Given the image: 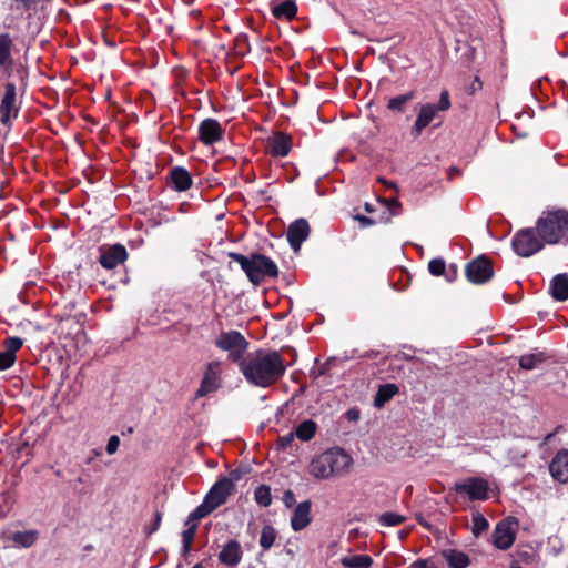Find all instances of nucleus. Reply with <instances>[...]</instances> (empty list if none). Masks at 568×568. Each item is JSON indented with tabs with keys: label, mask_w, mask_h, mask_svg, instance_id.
Returning a JSON list of instances; mask_svg holds the SVG:
<instances>
[{
	"label": "nucleus",
	"mask_w": 568,
	"mask_h": 568,
	"mask_svg": "<svg viewBox=\"0 0 568 568\" xmlns=\"http://www.w3.org/2000/svg\"><path fill=\"white\" fill-rule=\"evenodd\" d=\"M286 368L287 364L281 352L271 348H257L247 353L239 366L246 382L260 388L277 384Z\"/></svg>",
	"instance_id": "obj_1"
},
{
	"label": "nucleus",
	"mask_w": 568,
	"mask_h": 568,
	"mask_svg": "<svg viewBox=\"0 0 568 568\" xmlns=\"http://www.w3.org/2000/svg\"><path fill=\"white\" fill-rule=\"evenodd\" d=\"M227 255L233 262L240 264L242 271L253 285H261L267 278H276L278 276L276 263L264 254L254 252L250 255H243L230 252Z\"/></svg>",
	"instance_id": "obj_2"
},
{
	"label": "nucleus",
	"mask_w": 568,
	"mask_h": 568,
	"mask_svg": "<svg viewBox=\"0 0 568 568\" xmlns=\"http://www.w3.org/2000/svg\"><path fill=\"white\" fill-rule=\"evenodd\" d=\"M537 234L549 245L568 244V210L542 212L536 222Z\"/></svg>",
	"instance_id": "obj_3"
},
{
	"label": "nucleus",
	"mask_w": 568,
	"mask_h": 568,
	"mask_svg": "<svg viewBox=\"0 0 568 568\" xmlns=\"http://www.w3.org/2000/svg\"><path fill=\"white\" fill-rule=\"evenodd\" d=\"M452 106L450 95L448 90L444 89L437 103L420 104L416 119L409 129V135L413 139H418L425 129L432 124L434 120L439 118V112L448 111Z\"/></svg>",
	"instance_id": "obj_4"
},
{
	"label": "nucleus",
	"mask_w": 568,
	"mask_h": 568,
	"mask_svg": "<svg viewBox=\"0 0 568 568\" xmlns=\"http://www.w3.org/2000/svg\"><path fill=\"white\" fill-rule=\"evenodd\" d=\"M250 342L239 331L222 332L215 339V346L227 352V359L241 365L246 356Z\"/></svg>",
	"instance_id": "obj_5"
},
{
	"label": "nucleus",
	"mask_w": 568,
	"mask_h": 568,
	"mask_svg": "<svg viewBox=\"0 0 568 568\" xmlns=\"http://www.w3.org/2000/svg\"><path fill=\"white\" fill-rule=\"evenodd\" d=\"M547 244L536 232V227L519 230L511 239L514 252L521 257H529L541 251Z\"/></svg>",
	"instance_id": "obj_6"
},
{
	"label": "nucleus",
	"mask_w": 568,
	"mask_h": 568,
	"mask_svg": "<svg viewBox=\"0 0 568 568\" xmlns=\"http://www.w3.org/2000/svg\"><path fill=\"white\" fill-rule=\"evenodd\" d=\"M495 274L493 261L486 255H479L465 265L467 281L475 285L489 282Z\"/></svg>",
	"instance_id": "obj_7"
},
{
	"label": "nucleus",
	"mask_w": 568,
	"mask_h": 568,
	"mask_svg": "<svg viewBox=\"0 0 568 568\" xmlns=\"http://www.w3.org/2000/svg\"><path fill=\"white\" fill-rule=\"evenodd\" d=\"M233 480L227 477L221 478L213 485V487L206 494L203 503L201 504V506L203 507L202 510L205 509L209 514H211L227 500L229 496L233 493Z\"/></svg>",
	"instance_id": "obj_8"
},
{
	"label": "nucleus",
	"mask_w": 568,
	"mask_h": 568,
	"mask_svg": "<svg viewBox=\"0 0 568 568\" xmlns=\"http://www.w3.org/2000/svg\"><path fill=\"white\" fill-rule=\"evenodd\" d=\"M518 529V520L515 517H507L499 521L493 532V544L500 550L509 549L515 539Z\"/></svg>",
	"instance_id": "obj_9"
},
{
	"label": "nucleus",
	"mask_w": 568,
	"mask_h": 568,
	"mask_svg": "<svg viewBox=\"0 0 568 568\" xmlns=\"http://www.w3.org/2000/svg\"><path fill=\"white\" fill-rule=\"evenodd\" d=\"M99 253L98 262L105 270H114L116 266L124 264L129 257L125 246L120 243L103 244L99 247Z\"/></svg>",
	"instance_id": "obj_10"
},
{
	"label": "nucleus",
	"mask_w": 568,
	"mask_h": 568,
	"mask_svg": "<svg viewBox=\"0 0 568 568\" xmlns=\"http://www.w3.org/2000/svg\"><path fill=\"white\" fill-rule=\"evenodd\" d=\"M20 105L17 103V87L13 82L4 84V94L0 102V122L3 125L9 124L19 115Z\"/></svg>",
	"instance_id": "obj_11"
},
{
	"label": "nucleus",
	"mask_w": 568,
	"mask_h": 568,
	"mask_svg": "<svg viewBox=\"0 0 568 568\" xmlns=\"http://www.w3.org/2000/svg\"><path fill=\"white\" fill-rule=\"evenodd\" d=\"M197 133L200 142L210 146L223 140L225 129L216 119L206 118L200 122Z\"/></svg>",
	"instance_id": "obj_12"
},
{
	"label": "nucleus",
	"mask_w": 568,
	"mask_h": 568,
	"mask_svg": "<svg viewBox=\"0 0 568 568\" xmlns=\"http://www.w3.org/2000/svg\"><path fill=\"white\" fill-rule=\"evenodd\" d=\"M292 148V136L282 131L272 133L265 142V152L273 158H284L288 155Z\"/></svg>",
	"instance_id": "obj_13"
},
{
	"label": "nucleus",
	"mask_w": 568,
	"mask_h": 568,
	"mask_svg": "<svg viewBox=\"0 0 568 568\" xmlns=\"http://www.w3.org/2000/svg\"><path fill=\"white\" fill-rule=\"evenodd\" d=\"M220 387V362H211L206 365L200 387L195 393V398L204 397Z\"/></svg>",
	"instance_id": "obj_14"
},
{
	"label": "nucleus",
	"mask_w": 568,
	"mask_h": 568,
	"mask_svg": "<svg viewBox=\"0 0 568 568\" xmlns=\"http://www.w3.org/2000/svg\"><path fill=\"white\" fill-rule=\"evenodd\" d=\"M311 232L308 222L305 219H297L292 222L286 232V239L291 247L297 252L302 243L307 240Z\"/></svg>",
	"instance_id": "obj_15"
},
{
	"label": "nucleus",
	"mask_w": 568,
	"mask_h": 568,
	"mask_svg": "<svg viewBox=\"0 0 568 568\" xmlns=\"http://www.w3.org/2000/svg\"><path fill=\"white\" fill-rule=\"evenodd\" d=\"M488 483L481 478H470L456 485V491L466 494L470 499H486L488 497Z\"/></svg>",
	"instance_id": "obj_16"
},
{
	"label": "nucleus",
	"mask_w": 568,
	"mask_h": 568,
	"mask_svg": "<svg viewBox=\"0 0 568 568\" xmlns=\"http://www.w3.org/2000/svg\"><path fill=\"white\" fill-rule=\"evenodd\" d=\"M242 557V546L235 539L227 540L217 555L219 561L227 568H236Z\"/></svg>",
	"instance_id": "obj_17"
},
{
	"label": "nucleus",
	"mask_w": 568,
	"mask_h": 568,
	"mask_svg": "<svg viewBox=\"0 0 568 568\" xmlns=\"http://www.w3.org/2000/svg\"><path fill=\"white\" fill-rule=\"evenodd\" d=\"M349 464H310L308 473L317 479L344 476Z\"/></svg>",
	"instance_id": "obj_18"
},
{
	"label": "nucleus",
	"mask_w": 568,
	"mask_h": 568,
	"mask_svg": "<svg viewBox=\"0 0 568 568\" xmlns=\"http://www.w3.org/2000/svg\"><path fill=\"white\" fill-rule=\"evenodd\" d=\"M311 506L312 504L310 500H305L296 505L291 517V528L294 531H301L311 524Z\"/></svg>",
	"instance_id": "obj_19"
},
{
	"label": "nucleus",
	"mask_w": 568,
	"mask_h": 568,
	"mask_svg": "<svg viewBox=\"0 0 568 568\" xmlns=\"http://www.w3.org/2000/svg\"><path fill=\"white\" fill-rule=\"evenodd\" d=\"M169 181L172 189L178 192L187 191L193 183L190 172L183 166L172 168L169 173Z\"/></svg>",
	"instance_id": "obj_20"
},
{
	"label": "nucleus",
	"mask_w": 568,
	"mask_h": 568,
	"mask_svg": "<svg viewBox=\"0 0 568 568\" xmlns=\"http://www.w3.org/2000/svg\"><path fill=\"white\" fill-rule=\"evenodd\" d=\"M416 98V91L410 90L404 94L392 97L387 100L386 109L393 114H404L409 103Z\"/></svg>",
	"instance_id": "obj_21"
},
{
	"label": "nucleus",
	"mask_w": 568,
	"mask_h": 568,
	"mask_svg": "<svg viewBox=\"0 0 568 568\" xmlns=\"http://www.w3.org/2000/svg\"><path fill=\"white\" fill-rule=\"evenodd\" d=\"M449 568H467L470 565L469 556L457 549H444L440 552Z\"/></svg>",
	"instance_id": "obj_22"
},
{
	"label": "nucleus",
	"mask_w": 568,
	"mask_h": 568,
	"mask_svg": "<svg viewBox=\"0 0 568 568\" xmlns=\"http://www.w3.org/2000/svg\"><path fill=\"white\" fill-rule=\"evenodd\" d=\"M550 294L559 302L568 300V274H557L550 282Z\"/></svg>",
	"instance_id": "obj_23"
},
{
	"label": "nucleus",
	"mask_w": 568,
	"mask_h": 568,
	"mask_svg": "<svg viewBox=\"0 0 568 568\" xmlns=\"http://www.w3.org/2000/svg\"><path fill=\"white\" fill-rule=\"evenodd\" d=\"M13 41L9 33H0V69H11Z\"/></svg>",
	"instance_id": "obj_24"
},
{
	"label": "nucleus",
	"mask_w": 568,
	"mask_h": 568,
	"mask_svg": "<svg viewBox=\"0 0 568 568\" xmlns=\"http://www.w3.org/2000/svg\"><path fill=\"white\" fill-rule=\"evenodd\" d=\"M39 537L38 530H24V531H13L10 534L9 539L16 547L29 548L33 546Z\"/></svg>",
	"instance_id": "obj_25"
},
{
	"label": "nucleus",
	"mask_w": 568,
	"mask_h": 568,
	"mask_svg": "<svg viewBox=\"0 0 568 568\" xmlns=\"http://www.w3.org/2000/svg\"><path fill=\"white\" fill-rule=\"evenodd\" d=\"M398 392L399 388L396 384L387 383L381 385L374 397V406L376 408L384 407L386 403H388L396 394H398Z\"/></svg>",
	"instance_id": "obj_26"
},
{
	"label": "nucleus",
	"mask_w": 568,
	"mask_h": 568,
	"mask_svg": "<svg viewBox=\"0 0 568 568\" xmlns=\"http://www.w3.org/2000/svg\"><path fill=\"white\" fill-rule=\"evenodd\" d=\"M272 13L281 20H292L297 13V6L294 0H285L272 7Z\"/></svg>",
	"instance_id": "obj_27"
},
{
	"label": "nucleus",
	"mask_w": 568,
	"mask_h": 568,
	"mask_svg": "<svg viewBox=\"0 0 568 568\" xmlns=\"http://www.w3.org/2000/svg\"><path fill=\"white\" fill-rule=\"evenodd\" d=\"M318 425L313 419H305L294 427V434L301 442H310L316 434Z\"/></svg>",
	"instance_id": "obj_28"
},
{
	"label": "nucleus",
	"mask_w": 568,
	"mask_h": 568,
	"mask_svg": "<svg viewBox=\"0 0 568 568\" xmlns=\"http://www.w3.org/2000/svg\"><path fill=\"white\" fill-rule=\"evenodd\" d=\"M373 559L368 555H348L341 558L344 568H371Z\"/></svg>",
	"instance_id": "obj_29"
},
{
	"label": "nucleus",
	"mask_w": 568,
	"mask_h": 568,
	"mask_svg": "<svg viewBox=\"0 0 568 568\" xmlns=\"http://www.w3.org/2000/svg\"><path fill=\"white\" fill-rule=\"evenodd\" d=\"M276 537L277 532L272 526H264L261 531L260 546L264 550H268L274 545Z\"/></svg>",
	"instance_id": "obj_30"
},
{
	"label": "nucleus",
	"mask_w": 568,
	"mask_h": 568,
	"mask_svg": "<svg viewBox=\"0 0 568 568\" xmlns=\"http://www.w3.org/2000/svg\"><path fill=\"white\" fill-rule=\"evenodd\" d=\"M378 201L389 211V215L387 217L383 219L382 220L383 222L388 223V222H390L392 216L399 215L400 209H402V203L398 201L397 197H393V199L379 197Z\"/></svg>",
	"instance_id": "obj_31"
},
{
	"label": "nucleus",
	"mask_w": 568,
	"mask_h": 568,
	"mask_svg": "<svg viewBox=\"0 0 568 568\" xmlns=\"http://www.w3.org/2000/svg\"><path fill=\"white\" fill-rule=\"evenodd\" d=\"M489 527L488 520L478 511L471 517V532L475 537H479Z\"/></svg>",
	"instance_id": "obj_32"
},
{
	"label": "nucleus",
	"mask_w": 568,
	"mask_h": 568,
	"mask_svg": "<svg viewBox=\"0 0 568 568\" xmlns=\"http://www.w3.org/2000/svg\"><path fill=\"white\" fill-rule=\"evenodd\" d=\"M544 354H526L519 358V366L523 369H534L538 364L544 362Z\"/></svg>",
	"instance_id": "obj_33"
},
{
	"label": "nucleus",
	"mask_w": 568,
	"mask_h": 568,
	"mask_svg": "<svg viewBox=\"0 0 568 568\" xmlns=\"http://www.w3.org/2000/svg\"><path fill=\"white\" fill-rule=\"evenodd\" d=\"M549 471L555 480L562 484L568 481V464H549Z\"/></svg>",
	"instance_id": "obj_34"
},
{
	"label": "nucleus",
	"mask_w": 568,
	"mask_h": 568,
	"mask_svg": "<svg viewBox=\"0 0 568 568\" xmlns=\"http://www.w3.org/2000/svg\"><path fill=\"white\" fill-rule=\"evenodd\" d=\"M254 499L262 507L270 506L272 503L270 487L265 485L258 486L254 491Z\"/></svg>",
	"instance_id": "obj_35"
},
{
	"label": "nucleus",
	"mask_w": 568,
	"mask_h": 568,
	"mask_svg": "<svg viewBox=\"0 0 568 568\" xmlns=\"http://www.w3.org/2000/svg\"><path fill=\"white\" fill-rule=\"evenodd\" d=\"M203 509V507L201 505H199L189 516H187V519L185 521V527L186 528H192L194 530H197V527H199V521L209 516L210 514L204 509V510H201Z\"/></svg>",
	"instance_id": "obj_36"
},
{
	"label": "nucleus",
	"mask_w": 568,
	"mask_h": 568,
	"mask_svg": "<svg viewBox=\"0 0 568 568\" xmlns=\"http://www.w3.org/2000/svg\"><path fill=\"white\" fill-rule=\"evenodd\" d=\"M378 521L383 526L394 527V526H398L403 521H405V517L399 514L388 511V513L381 515Z\"/></svg>",
	"instance_id": "obj_37"
},
{
	"label": "nucleus",
	"mask_w": 568,
	"mask_h": 568,
	"mask_svg": "<svg viewBox=\"0 0 568 568\" xmlns=\"http://www.w3.org/2000/svg\"><path fill=\"white\" fill-rule=\"evenodd\" d=\"M23 346V339L18 336H9L3 341L4 351L16 355L18 351Z\"/></svg>",
	"instance_id": "obj_38"
},
{
	"label": "nucleus",
	"mask_w": 568,
	"mask_h": 568,
	"mask_svg": "<svg viewBox=\"0 0 568 568\" xmlns=\"http://www.w3.org/2000/svg\"><path fill=\"white\" fill-rule=\"evenodd\" d=\"M323 458L325 463H328V462H337L338 458H342V459H345V460H348V462H352V459L349 458V456L342 449V448H331L328 449L324 455H323Z\"/></svg>",
	"instance_id": "obj_39"
},
{
	"label": "nucleus",
	"mask_w": 568,
	"mask_h": 568,
	"mask_svg": "<svg viewBox=\"0 0 568 568\" xmlns=\"http://www.w3.org/2000/svg\"><path fill=\"white\" fill-rule=\"evenodd\" d=\"M428 271L434 276H442L446 272V263L444 258H433L428 263Z\"/></svg>",
	"instance_id": "obj_40"
},
{
	"label": "nucleus",
	"mask_w": 568,
	"mask_h": 568,
	"mask_svg": "<svg viewBox=\"0 0 568 568\" xmlns=\"http://www.w3.org/2000/svg\"><path fill=\"white\" fill-rule=\"evenodd\" d=\"M16 359L17 355L10 354L7 351L0 352V371H6L12 367Z\"/></svg>",
	"instance_id": "obj_41"
},
{
	"label": "nucleus",
	"mask_w": 568,
	"mask_h": 568,
	"mask_svg": "<svg viewBox=\"0 0 568 568\" xmlns=\"http://www.w3.org/2000/svg\"><path fill=\"white\" fill-rule=\"evenodd\" d=\"M195 534H196V530H194L192 528H185V530L182 532L183 554L184 555L190 552L191 545H192Z\"/></svg>",
	"instance_id": "obj_42"
},
{
	"label": "nucleus",
	"mask_w": 568,
	"mask_h": 568,
	"mask_svg": "<svg viewBox=\"0 0 568 568\" xmlns=\"http://www.w3.org/2000/svg\"><path fill=\"white\" fill-rule=\"evenodd\" d=\"M235 47L239 50V54L244 55L246 52L250 51V43L248 38L246 34H239L235 38Z\"/></svg>",
	"instance_id": "obj_43"
},
{
	"label": "nucleus",
	"mask_w": 568,
	"mask_h": 568,
	"mask_svg": "<svg viewBox=\"0 0 568 568\" xmlns=\"http://www.w3.org/2000/svg\"><path fill=\"white\" fill-rule=\"evenodd\" d=\"M295 438L294 430H292L283 436H278L277 445L281 449H286L292 446Z\"/></svg>",
	"instance_id": "obj_44"
},
{
	"label": "nucleus",
	"mask_w": 568,
	"mask_h": 568,
	"mask_svg": "<svg viewBox=\"0 0 568 568\" xmlns=\"http://www.w3.org/2000/svg\"><path fill=\"white\" fill-rule=\"evenodd\" d=\"M120 446V438L118 435H112L106 444L105 450L108 454L112 455L114 454Z\"/></svg>",
	"instance_id": "obj_45"
},
{
	"label": "nucleus",
	"mask_w": 568,
	"mask_h": 568,
	"mask_svg": "<svg viewBox=\"0 0 568 568\" xmlns=\"http://www.w3.org/2000/svg\"><path fill=\"white\" fill-rule=\"evenodd\" d=\"M483 89V81L480 80L479 77H475L474 80L471 81V83L468 85V88L466 89V92L469 94V95H474L476 92H478L479 90Z\"/></svg>",
	"instance_id": "obj_46"
},
{
	"label": "nucleus",
	"mask_w": 568,
	"mask_h": 568,
	"mask_svg": "<svg viewBox=\"0 0 568 568\" xmlns=\"http://www.w3.org/2000/svg\"><path fill=\"white\" fill-rule=\"evenodd\" d=\"M282 499H283L284 505L287 508H292L295 505V503H296L295 495H294V493L292 490L284 491Z\"/></svg>",
	"instance_id": "obj_47"
},
{
	"label": "nucleus",
	"mask_w": 568,
	"mask_h": 568,
	"mask_svg": "<svg viewBox=\"0 0 568 568\" xmlns=\"http://www.w3.org/2000/svg\"><path fill=\"white\" fill-rule=\"evenodd\" d=\"M458 274V267L456 264H450L448 268L446 267L445 276L448 282H453L456 280Z\"/></svg>",
	"instance_id": "obj_48"
},
{
	"label": "nucleus",
	"mask_w": 568,
	"mask_h": 568,
	"mask_svg": "<svg viewBox=\"0 0 568 568\" xmlns=\"http://www.w3.org/2000/svg\"><path fill=\"white\" fill-rule=\"evenodd\" d=\"M412 568H437V566L430 560H417L412 564Z\"/></svg>",
	"instance_id": "obj_49"
},
{
	"label": "nucleus",
	"mask_w": 568,
	"mask_h": 568,
	"mask_svg": "<svg viewBox=\"0 0 568 568\" xmlns=\"http://www.w3.org/2000/svg\"><path fill=\"white\" fill-rule=\"evenodd\" d=\"M551 462H568V449L561 448L558 450Z\"/></svg>",
	"instance_id": "obj_50"
},
{
	"label": "nucleus",
	"mask_w": 568,
	"mask_h": 568,
	"mask_svg": "<svg viewBox=\"0 0 568 568\" xmlns=\"http://www.w3.org/2000/svg\"><path fill=\"white\" fill-rule=\"evenodd\" d=\"M345 416L349 422H357L359 419L361 414L358 409L351 408L345 413Z\"/></svg>",
	"instance_id": "obj_51"
},
{
	"label": "nucleus",
	"mask_w": 568,
	"mask_h": 568,
	"mask_svg": "<svg viewBox=\"0 0 568 568\" xmlns=\"http://www.w3.org/2000/svg\"><path fill=\"white\" fill-rule=\"evenodd\" d=\"M362 226H371L375 224V221L366 215H356L355 217Z\"/></svg>",
	"instance_id": "obj_52"
},
{
	"label": "nucleus",
	"mask_w": 568,
	"mask_h": 568,
	"mask_svg": "<svg viewBox=\"0 0 568 568\" xmlns=\"http://www.w3.org/2000/svg\"><path fill=\"white\" fill-rule=\"evenodd\" d=\"M562 429V426L561 425H558L554 432L549 433L548 435L545 436L544 438V442L541 445H547L549 444L556 436L557 433H559L560 430Z\"/></svg>",
	"instance_id": "obj_53"
},
{
	"label": "nucleus",
	"mask_w": 568,
	"mask_h": 568,
	"mask_svg": "<svg viewBox=\"0 0 568 568\" xmlns=\"http://www.w3.org/2000/svg\"><path fill=\"white\" fill-rule=\"evenodd\" d=\"M161 520H162V515L159 511H156L154 515V524H153L152 528L148 531V534H152L155 530H158V528L160 527Z\"/></svg>",
	"instance_id": "obj_54"
},
{
	"label": "nucleus",
	"mask_w": 568,
	"mask_h": 568,
	"mask_svg": "<svg viewBox=\"0 0 568 568\" xmlns=\"http://www.w3.org/2000/svg\"><path fill=\"white\" fill-rule=\"evenodd\" d=\"M12 1L27 10L30 9L32 6V0H12Z\"/></svg>",
	"instance_id": "obj_55"
},
{
	"label": "nucleus",
	"mask_w": 568,
	"mask_h": 568,
	"mask_svg": "<svg viewBox=\"0 0 568 568\" xmlns=\"http://www.w3.org/2000/svg\"><path fill=\"white\" fill-rule=\"evenodd\" d=\"M329 366H331V359H328L326 363H324L322 365V367L320 368V373L321 374H326L329 369Z\"/></svg>",
	"instance_id": "obj_56"
},
{
	"label": "nucleus",
	"mask_w": 568,
	"mask_h": 568,
	"mask_svg": "<svg viewBox=\"0 0 568 568\" xmlns=\"http://www.w3.org/2000/svg\"><path fill=\"white\" fill-rule=\"evenodd\" d=\"M378 181L381 183L385 184L387 187L397 189V186L394 182H388L384 178H379Z\"/></svg>",
	"instance_id": "obj_57"
},
{
	"label": "nucleus",
	"mask_w": 568,
	"mask_h": 568,
	"mask_svg": "<svg viewBox=\"0 0 568 568\" xmlns=\"http://www.w3.org/2000/svg\"><path fill=\"white\" fill-rule=\"evenodd\" d=\"M364 210L367 212V213H373L375 211L374 209V205L371 204V203H365L364 205Z\"/></svg>",
	"instance_id": "obj_58"
},
{
	"label": "nucleus",
	"mask_w": 568,
	"mask_h": 568,
	"mask_svg": "<svg viewBox=\"0 0 568 568\" xmlns=\"http://www.w3.org/2000/svg\"><path fill=\"white\" fill-rule=\"evenodd\" d=\"M475 51H476V45H470L469 47V54H468V59H473L474 58V54H475Z\"/></svg>",
	"instance_id": "obj_59"
},
{
	"label": "nucleus",
	"mask_w": 568,
	"mask_h": 568,
	"mask_svg": "<svg viewBox=\"0 0 568 568\" xmlns=\"http://www.w3.org/2000/svg\"><path fill=\"white\" fill-rule=\"evenodd\" d=\"M442 122H443V120L440 119V120H439V122H438L437 124H435V125H434V128H438V126H440Z\"/></svg>",
	"instance_id": "obj_60"
},
{
	"label": "nucleus",
	"mask_w": 568,
	"mask_h": 568,
	"mask_svg": "<svg viewBox=\"0 0 568 568\" xmlns=\"http://www.w3.org/2000/svg\"><path fill=\"white\" fill-rule=\"evenodd\" d=\"M193 568H204L201 564H196Z\"/></svg>",
	"instance_id": "obj_61"
}]
</instances>
